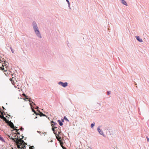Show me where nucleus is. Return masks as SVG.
Wrapping results in <instances>:
<instances>
[{"instance_id": "f257e3e1", "label": "nucleus", "mask_w": 149, "mask_h": 149, "mask_svg": "<svg viewBox=\"0 0 149 149\" xmlns=\"http://www.w3.org/2000/svg\"><path fill=\"white\" fill-rule=\"evenodd\" d=\"M32 26L34 31L35 33L39 38H42V37L36 23L35 21L32 22Z\"/></svg>"}, {"instance_id": "58836bf2", "label": "nucleus", "mask_w": 149, "mask_h": 149, "mask_svg": "<svg viewBox=\"0 0 149 149\" xmlns=\"http://www.w3.org/2000/svg\"><path fill=\"white\" fill-rule=\"evenodd\" d=\"M98 104H99V105H101V104H100V103H99Z\"/></svg>"}, {"instance_id": "f03ea898", "label": "nucleus", "mask_w": 149, "mask_h": 149, "mask_svg": "<svg viewBox=\"0 0 149 149\" xmlns=\"http://www.w3.org/2000/svg\"><path fill=\"white\" fill-rule=\"evenodd\" d=\"M22 95L24 96V97H25V98H24V100L25 101H26V99H27L28 101H29V102H31V103L33 104V105L35 106H36V104L33 102L32 101H31V98L30 97H28V96H26V94L24 93H23L22 94Z\"/></svg>"}, {"instance_id": "c85d7f7f", "label": "nucleus", "mask_w": 149, "mask_h": 149, "mask_svg": "<svg viewBox=\"0 0 149 149\" xmlns=\"http://www.w3.org/2000/svg\"><path fill=\"white\" fill-rule=\"evenodd\" d=\"M44 133H45V134H46V132H45L44 133H40V135H42V134H43Z\"/></svg>"}, {"instance_id": "c9c22d12", "label": "nucleus", "mask_w": 149, "mask_h": 149, "mask_svg": "<svg viewBox=\"0 0 149 149\" xmlns=\"http://www.w3.org/2000/svg\"><path fill=\"white\" fill-rule=\"evenodd\" d=\"M38 108H39V107H37L36 108V109H38Z\"/></svg>"}, {"instance_id": "0eeeda50", "label": "nucleus", "mask_w": 149, "mask_h": 149, "mask_svg": "<svg viewBox=\"0 0 149 149\" xmlns=\"http://www.w3.org/2000/svg\"><path fill=\"white\" fill-rule=\"evenodd\" d=\"M100 126H98L97 128V130L100 134L104 136V133L103 131L100 129Z\"/></svg>"}, {"instance_id": "ddd939ff", "label": "nucleus", "mask_w": 149, "mask_h": 149, "mask_svg": "<svg viewBox=\"0 0 149 149\" xmlns=\"http://www.w3.org/2000/svg\"><path fill=\"white\" fill-rule=\"evenodd\" d=\"M51 123H52V127H53V125H55L57 124L56 123L54 122L53 121H52Z\"/></svg>"}, {"instance_id": "9d476101", "label": "nucleus", "mask_w": 149, "mask_h": 149, "mask_svg": "<svg viewBox=\"0 0 149 149\" xmlns=\"http://www.w3.org/2000/svg\"><path fill=\"white\" fill-rule=\"evenodd\" d=\"M121 2L123 4L127 6V5L126 2L124 0H120Z\"/></svg>"}, {"instance_id": "a211bd4d", "label": "nucleus", "mask_w": 149, "mask_h": 149, "mask_svg": "<svg viewBox=\"0 0 149 149\" xmlns=\"http://www.w3.org/2000/svg\"><path fill=\"white\" fill-rule=\"evenodd\" d=\"M64 119L68 122L69 121V120L65 116H64Z\"/></svg>"}, {"instance_id": "dca6fc26", "label": "nucleus", "mask_w": 149, "mask_h": 149, "mask_svg": "<svg viewBox=\"0 0 149 149\" xmlns=\"http://www.w3.org/2000/svg\"><path fill=\"white\" fill-rule=\"evenodd\" d=\"M18 137V136H17L16 135H15L13 136V137H13V138H14V137L15 138L14 139H15V140H17V139Z\"/></svg>"}, {"instance_id": "393cba45", "label": "nucleus", "mask_w": 149, "mask_h": 149, "mask_svg": "<svg viewBox=\"0 0 149 149\" xmlns=\"http://www.w3.org/2000/svg\"><path fill=\"white\" fill-rule=\"evenodd\" d=\"M34 111L35 112L34 113L36 115H38V113L37 112H36L35 110H34Z\"/></svg>"}, {"instance_id": "f3484780", "label": "nucleus", "mask_w": 149, "mask_h": 149, "mask_svg": "<svg viewBox=\"0 0 149 149\" xmlns=\"http://www.w3.org/2000/svg\"><path fill=\"white\" fill-rule=\"evenodd\" d=\"M95 124V123L94 122L91 124V128H93V127L94 126Z\"/></svg>"}, {"instance_id": "423d86ee", "label": "nucleus", "mask_w": 149, "mask_h": 149, "mask_svg": "<svg viewBox=\"0 0 149 149\" xmlns=\"http://www.w3.org/2000/svg\"><path fill=\"white\" fill-rule=\"evenodd\" d=\"M0 118L3 119L5 121L6 123H7L8 122H10V121L7 119L3 115L1 116L0 115Z\"/></svg>"}, {"instance_id": "aec40b11", "label": "nucleus", "mask_w": 149, "mask_h": 149, "mask_svg": "<svg viewBox=\"0 0 149 149\" xmlns=\"http://www.w3.org/2000/svg\"><path fill=\"white\" fill-rule=\"evenodd\" d=\"M10 48L11 51L12 53H13L14 52V50L11 47H10Z\"/></svg>"}, {"instance_id": "ea45409f", "label": "nucleus", "mask_w": 149, "mask_h": 149, "mask_svg": "<svg viewBox=\"0 0 149 149\" xmlns=\"http://www.w3.org/2000/svg\"><path fill=\"white\" fill-rule=\"evenodd\" d=\"M3 109H5V108H4L3 107Z\"/></svg>"}, {"instance_id": "20e7f679", "label": "nucleus", "mask_w": 149, "mask_h": 149, "mask_svg": "<svg viewBox=\"0 0 149 149\" xmlns=\"http://www.w3.org/2000/svg\"><path fill=\"white\" fill-rule=\"evenodd\" d=\"M58 84L61 85L63 87L65 88L68 86V83L66 82L63 83V82L60 81L58 83Z\"/></svg>"}, {"instance_id": "4c0bfd02", "label": "nucleus", "mask_w": 149, "mask_h": 149, "mask_svg": "<svg viewBox=\"0 0 149 149\" xmlns=\"http://www.w3.org/2000/svg\"><path fill=\"white\" fill-rule=\"evenodd\" d=\"M22 139H23V138L24 137L23 136H22Z\"/></svg>"}, {"instance_id": "7ed1b4c3", "label": "nucleus", "mask_w": 149, "mask_h": 149, "mask_svg": "<svg viewBox=\"0 0 149 149\" xmlns=\"http://www.w3.org/2000/svg\"><path fill=\"white\" fill-rule=\"evenodd\" d=\"M15 144L17 145V148L19 149L22 148V143H20L19 141L18 140H16L15 141Z\"/></svg>"}, {"instance_id": "9b49d317", "label": "nucleus", "mask_w": 149, "mask_h": 149, "mask_svg": "<svg viewBox=\"0 0 149 149\" xmlns=\"http://www.w3.org/2000/svg\"><path fill=\"white\" fill-rule=\"evenodd\" d=\"M7 136H8V137L10 139L12 140L13 142H14L16 140H15V139H14L13 137H12V136H10L9 135H8Z\"/></svg>"}, {"instance_id": "e433bc0d", "label": "nucleus", "mask_w": 149, "mask_h": 149, "mask_svg": "<svg viewBox=\"0 0 149 149\" xmlns=\"http://www.w3.org/2000/svg\"><path fill=\"white\" fill-rule=\"evenodd\" d=\"M23 147H24V148H25V147H26V146H25V145H24V146H23Z\"/></svg>"}, {"instance_id": "a19ab883", "label": "nucleus", "mask_w": 149, "mask_h": 149, "mask_svg": "<svg viewBox=\"0 0 149 149\" xmlns=\"http://www.w3.org/2000/svg\"><path fill=\"white\" fill-rule=\"evenodd\" d=\"M6 117L7 118H8V116H6Z\"/></svg>"}, {"instance_id": "4468645a", "label": "nucleus", "mask_w": 149, "mask_h": 149, "mask_svg": "<svg viewBox=\"0 0 149 149\" xmlns=\"http://www.w3.org/2000/svg\"><path fill=\"white\" fill-rule=\"evenodd\" d=\"M0 140L1 141L3 142H4L5 141L3 139L1 136V135H0Z\"/></svg>"}, {"instance_id": "473e14b6", "label": "nucleus", "mask_w": 149, "mask_h": 149, "mask_svg": "<svg viewBox=\"0 0 149 149\" xmlns=\"http://www.w3.org/2000/svg\"><path fill=\"white\" fill-rule=\"evenodd\" d=\"M30 147H31V148H34V146H31Z\"/></svg>"}, {"instance_id": "bb28decb", "label": "nucleus", "mask_w": 149, "mask_h": 149, "mask_svg": "<svg viewBox=\"0 0 149 149\" xmlns=\"http://www.w3.org/2000/svg\"><path fill=\"white\" fill-rule=\"evenodd\" d=\"M24 130V129L22 127H21L20 128V130L21 131H23Z\"/></svg>"}, {"instance_id": "4be33fe9", "label": "nucleus", "mask_w": 149, "mask_h": 149, "mask_svg": "<svg viewBox=\"0 0 149 149\" xmlns=\"http://www.w3.org/2000/svg\"><path fill=\"white\" fill-rule=\"evenodd\" d=\"M52 130L54 132L55 131V130L53 127H52Z\"/></svg>"}, {"instance_id": "a878e982", "label": "nucleus", "mask_w": 149, "mask_h": 149, "mask_svg": "<svg viewBox=\"0 0 149 149\" xmlns=\"http://www.w3.org/2000/svg\"><path fill=\"white\" fill-rule=\"evenodd\" d=\"M0 68H1V70H4V68L3 67H1Z\"/></svg>"}, {"instance_id": "79ce46f5", "label": "nucleus", "mask_w": 149, "mask_h": 149, "mask_svg": "<svg viewBox=\"0 0 149 149\" xmlns=\"http://www.w3.org/2000/svg\"><path fill=\"white\" fill-rule=\"evenodd\" d=\"M35 118H37V116H36V117H35Z\"/></svg>"}, {"instance_id": "cd10ccee", "label": "nucleus", "mask_w": 149, "mask_h": 149, "mask_svg": "<svg viewBox=\"0 0 149 149\" xmlns=\"http://www.w3.org/2000/svg\"><path fill=\"white\" fill-rule=\"evenodd\" d=\"M21 139V141L22 143H25V142H24V141L22 140V139Z\"/></svg>"}, {"instance_id": "1a4fd4ad", "label": "nucleus", "mask_w": 149, "mask_h": 149, "mask_svg": "<svg viewBox=\"0 0 149 149\" xmlns=\"http://www.w3.org/2000/svg\"><path fill=\"white\" fill-rule=\"evenodd\" d=\"M136 40L139 42H143L142 40L140 38L139 36H136Z\"/></svg>"}, {"instance_id": "7c9ffc66", "label": "nucleus", "mask_w": 149, "mask_h": 149, "mask_svg": "<svg viewBox=\"0 0 149 149\" xmlns=\"http://www.w3.org/2000/svg\"><path fill=\"white\" fill-rule=\"evenodd\" d=\"M37 132H38V133H39V134H40V133H41V132H40V131H37Z\"/></svg>"}, {"instance_id": "f704fd0d", "label": "nucleus", "mask_w": 149, "mask_h": 149, "mask_svg": "<svg viewBox=\"0 0 149 149\" xmlns=\"http://www.w3.org/2000/svg\"><path fill=\"white\" fill-rule=\"evenodd\" d=\"M61 130H60V132H58V134H60L61 133Z\"/></svg>"}, {"instance_id": "72a5a7b5", "label": "nucleus", "mask_w": 149, "mask_h": 149, "mask_svg": "<svg viewBox=\"0 0 149 149\" xmlns=\"http://www.w3.org/2000/svg\"><path fill=\"white\" fill-rule=\"evenodd\" d=\"M34 110H35L33 109L32 110V111L34 113L35 112Z\"/></svg>"}, {"instance_id": "2f4dec72", "label": "nucleus", "mask_w": 149, "mask_h": 149, "mask_svg": "<svg viewBox=\"0 0 149 149\" xmlns=\"http://www.w3.org/2000/svg\"><path fill=\"white\" fill-rule=\"evenodd\" d=\"M54 128L55 129H57V127H54Z\"/></svg>"}, {"instance_id": "6ab92c4d", "label": "nucleus", "mask_w": 149, "mask_h": 149, "mask_svg": "<svg viewBox=\"0 0 149 149\" xmlns=\"http://www.w3.org/2000/svg\"><path fill=\"white\" fill-rule=\"evenodd\" d=\"M46 116L45 115V114L43 113L42 112H41L40 115V116Z\"/></svg>"}, {"instance_id": "c756f323", "label": "nucleus", "mask_w": 149, "mask_h": 149, "mask_svg": "<svg viewBox=\"0 0 149 149\" xmlns=\"http://www.w3.org/2000/svg\"><path fill=\"white\" fill-rule=\"evenodd\" d=\"M61 122H62V123L63 122H64V119H62Z\"/></svg>"}, {"instance_id": "412c9836", "label": "nucleus", "mask_w": 149, "mask_h": 149, "mask_svg": "<svg viewBox=\"0 0 149 149\" xmlns=\"http://www.w3.org/2000/svg\"><path fill=\"white\" fill-rule=\"evenodd\" d=\"M110 93H111L110 91H108L107 92V94L108 95H109L110 94Z\"/></svg>"}, {"instance_id": "39448f33", "label": "nucleus", "mask_w": 149, "mask_h": 149, "mask_svg": "<svg viewBox=\"0 0 149 149\" xmlns=\"http://www.w3.org/2000/svg\"><path fill=\"white\" fill-rule=\"evenodd\" d=\"M7 124L11 128L14 129V130H16V129H15V126L13 123L11 122V121H10V122H8Z\"/></svg>"}, {"instance_id": "b1692460", "label": "nucleus", "mask_w": 149, "mask_h": 149, "mask_svg": "<svg viewBox=\"0 0 149 149\" xmlns=\"http://www.w3.org/2000/svg\"><path fill=\"white\" fill-rule=\"evenodd\" d=\"M146 137L147 139V141H148V142H149V138L148 137V136H146Z\"/></svg>"}, {"instance_id": "f8f14e48", "label": "nucleus", "mask_w": 149, "mask_h": 149, "mask_svg": "<svg viewBox=\"0 0 149 149\" xmlns=\"http://www.w3.org/2000/svg\"><path fill=\"white\" fill-rule=\"evenodd\" d=\"M58 123L59 125L60 126H62L63 125L62 122H61L60 120H57Z\"/></svg>"}, {"instance_id": "6e6552de", "label": "nucleus", "mask_w": 149, "mask_h": 149, "mask_svg": "<svg viewBox=\"0 0 149 149\" xmlns=\"http://www.w3.org/2000/svg\"><path fill=\"white\" fill-rule=\"evenodd\" d=\"M3 63H2V66L3 67H4V66H6V67H7L8 66V62H6V61H4Z\"/></svg>"}, {"instance_id": "2eb2a0df", "label": "nucleus", "mask_w": 149, "mask_h": 149, "mask_svg": "<svg viewBox=\"0 0 149 149\" xmlns=\"http://www.w3.org/2000/svg\"><path fill=\"white\" fill-rule=\"evenodd\" d=\"M66 1L68 3V7L70 8V3L69 1L68 0H66Z\"/></svg>"}, {"instance_id": "5701e85b", "label": "nucleus", "mask_w": 149, "mask_h": 149, "mask_svg": "<svg viewBox=\"0 0 149 149\" xmlns=\"http://www.w3.org/2000/svg\"><path fill=\"white\" fill-rule=\"evenodd\" d=\"M19 130V129L17 130V134L18 135H20V133L17 132Z\"/></svg>"}]
</instances>
